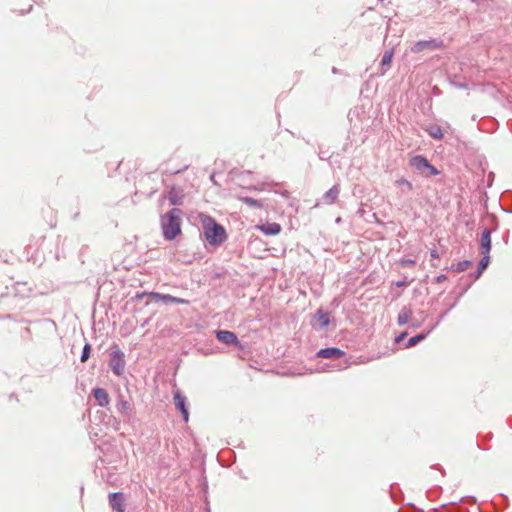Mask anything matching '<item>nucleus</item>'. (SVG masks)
I'll return each instance as SVG.
<instances>
[{
    "label": "nucleus",
    "instance_id": "423d86ee",
    "mask_svg": "<svg viewBox=\"0 0 512 512\" xmlns=\"http://www.w3.org/2000/svg\"><path fill=\"white\" fill-rule=\"evenodd\" d=\"M215 338L228 347H234L237 350H244V344L239 340L237 334L230 330L216 329Z\"/></svg>",
    "mask_w": 512,
    "mask_h": 512
},
{
    "label": "nucleus",
    "instance_id": "09e8293b",
    "mask_svg": "<svg viewBox=\"0 0 512 512\" xmlns=\"http://www.w3.org/2000/svg\"><path fill=\"white\" fill-rule=\"evenodd\" d=\"M80 216V213L79 212H76L73 216H72V219L73 220H77Z\"/></svg>",
    "mask_w": 512,
    "mask_h": 512
},
{
    "label": "nucleus",
    "instance_id": "58836bf2",
    "mask_svg": "<svg viewBox=\"0 0 512 512\" xmlns=\"http://www.w3.org/2000/svg\"><path fill=\"white\" fill-rule=\"evenodd\" d=\"M447 278H448L447 275L442 273V274H439L438 276H436L434 278V282L435 283H442L443 281L447 280Z\"/></svg>",
    "mask_w": 512,
    "mask_h": 512
},
{
    "label": "nucleus",
    "instance_id": "79ce46f5",
    "mask_svg": "<svg viewBox=\"0 0 512 512\" xmlns=\"http://www.w3.org/2000/svg\"><path fill=\"white\" fill-rule=\"evenodd\" d=\"M509 237H510V231L509 230H505L503 235H502V240L505 244H508L509 242Z\"/></svg>",
    "mask_w": 512,
    "mask_h": 512
},
{
    "label": "nucleus",
    "instance_id": "473e14b6",
    "mask_svg": "<svg viewBox=\"0 0 512 512\" xmlns=\"http://www.w3.org/2000/svg\"><path fill=\"white\" fill-rule=\"evenodd\" d=\"M399 264L402 267L410 268V267H413L416 264V260L415 259H410V258H401L399 260Z\"/></svg>",
    "mask_w": 512,
    "mask_h": 512
},
{
    "label": "nucleus",
    "instance_id": "c9c22d12",
    "mask_svg": "<svg viewBox=\"0 0 512 512\" xmlns=\"http://www.w3.org/2000/svg\"><path fill=\"white\" fill-rule=\"evenodd\" d=\"M483 273L484 272L482 270L476 268V270L473 273L469 274V277L471 278L470 282L473 283L474 281L478 280L483 275Z\"/></svg>",
    "mask_w": 512,
    "mask_h": 512
},
{
    "label": "nucleus",
    "instance_id": "8fccbe9b",
    "mask_svg": "<svg viewBox=\"0 0 512 512\" xmlns=\"http://www.w3.org/2000/svg\"><path fill=\"white\" fill-rule=\"evenodd\" d=\"M205 512H211V510H210V505H209V502H208V501H207V503H206Z\"/></svg>",
    "mask_w": 512,
    "mask_h": 512
},
{
    "label": "nucleus",
    "instance_id": "ea45409f",
    "mask_svg": "<svg viewBox=\"0 0 512 512\" xmlns=\"http://www.w3.org/2000/svg\"><path fill=\"white\" fill-rule=\"evenodd\" d=\"M494 178H495V174L493 172H489L488 177H487V187L492 186Z\"/></svg>",
    "mask_w": 512,
    "mask_h": 512
},
{
    "label": "nucleus",
    "instance_id": "f3484780",
    "mask_svg": "<svg viewBox=\"0 0 512 512\" xmlns=\"http://www.w3.org/2000/svg\"><path fill=\"white\" fill-rule=\"evenodd\" d=\"M492 230L490 228H484L481 232L480 237V252H491L492 249V240H491Z\"/></svg>",
    "mask_w": 512,
    "mask_h": 512
},
{
    "label": "nucleus",
    "instance_id": "49530a36",
    "mask_svg": "<svg viewBox=\"0 0 512 512\" xmlns=\"http://www.w3.org/2000/svg\"><path fill=\"white\" fill-rule=\"evenodd\" d=\"M331 367H332L333 369H335V370H340V369H342L344 366H341V365H332Z\"/></svg>",
    "mask_w": 512,
    "mask_h": 512
},
{
    "label": "nucleus",
    "instance_id": "dca6fc26",
    "mask_svg": "<svg viewBox=\"0 0 512 512\" xmlns=\"http://www.w3.org/2000/svg\"><path fill=\"white\" fill-rule=\"evenodd\" d=\"M117 412L123 415L124 417L130 419L133 414L132 405L124 399L123 396H119L116 403Z\"/></svg>",
    "mask_w": 512,
    "mask_h": 512
},
{
    "label": "nucleus",
    "instance_id": "de8ad7c7",
    "mask_svg": "<svg viewBox=\"0 0 512 512\" xmlns=\"http://www.w3.org/2000/svg\"><path fill=\"white\" fill-rule=\"evenodd\" d=\"M210 180H211L214 184H216L215 174H214V173H212V174L210 175Z\"/></svg>",
    "mask_w": 512,
    "mask_h": 512
},
{
    "label": "nucleus",
    "instance_id": "bf43d9fd",
    "mask_svg": "<svg viewBox=\"0 0 512 512\" xmlns=\"http://www.w3.org/2000/svg\"><path fill=\"white\" fill-rule=\"evenodd\" d=\"M302 139H303V140H305V142H306L307 144H309V143H310V141H309V140H307V139H305L304 137H302Z\"/></svg>",
    "mask_w": 512,
    "mask_h": 512
},
{
    "label": "nucleus",
    "instance_id": "9d476101",
    "mask_svg": "<svg viewBox=\"0 0 512 512\" xmlns=\"http://www.w3.org/2000/svg\"><path fill=\"white\" fill-rule=\"evenodd\" d=\"M108 502L111 509L115 512H125L126 510V496L123 492H110L108 494Z\"/></svg>",
    "mask_w": 512,
    "mask_h": 512
},
{
    "label": "nucleus",
    "instance_id": "f704fd0d",
    "mask_svg": "<svg viewBox=\"0 0 512 512\" xmlns=\"http://www.w3.org/2000/svg\"><path fill=\"white\" fill-rule=\"evenodd\" d=\"M108 424H110L115 431H118L120 429V420H118L116 417L114 416H110L109 417V420H108Z\"/></svg>",
    "mask_w": 512,
    "mask_h": 512
},
{
    "label": "nucleus",
    "instance_id": "f257e3e1",
    "mask_svg": "<svg viewBox=\"0 0 512 512\" xmlns=\"http://www.w3.org/2000/svg\"><path fill=\"white\" fill-rule=\"evenodd\" d=\"M151 302H162L163 304H189L188 299L179 298L170 294L160 292L137 291L126 303L132 305L134 314L140 313L143 307L148 306Z\"/></svg>",
    "mask_w": 512,
    "mask_h": 512
},
{
    "label": "nucleus",
    "instance_id": "a211bd4d",
    "mask_svg": "<svg viewBox=\"0 0 512 512\" xmlns=\"http://www.w3.org/2000/svg\"><path fill=\"white\" fill-rule=\"evenodd\" d=\"M394 54H395L394 48H390V49L386 50L384 52V54L382 55V58L380 61V69H381L380 74L381 75H384L387 72V70L390 68L391 63L394 58Z\"/></svg>",
    "mask_w": 512,
    "mask_h": 512
},
{
    "label": "nucleus",
    "instance_id": "72a5a7b5",
    "mask_svg": "<svg viewBox=\"0 0 512 512\" xmlns=\"http://www.w3.org/2000/svg\"><path fill=\"white\" fill-rule=\"evenodd\" d=\"M331 156V154H328V150H324L321 145L319 146L318 157L320 160L329 161Z\"/></svg>",
    "mask_w": 512,
    "mask_h": 512
},
{
    "label": "nucleus",
    "instance_id": "f03ea898",
    "mask_svg": "<svg viewBox=\"0 0 512 512\" xmlns=\"http://www.w3.org/2000/svg\"><path fill=\"white\" fill-rule=\"evenodd\" d=\"M199 219L205 240L213 247H219L228 239L225 227L209 214L200 213Z\"/></svg>",
    "mask_w": 512,
    "mask_h": 512
},
{
    "label": "nucleus",
    "instance_id": "680f3d73",
    "mask_svg": "<svg viewBox=\"0 0 512 512\" xmlns=\"http://www.w3.org/2000/svg\"><path fill=\"white\" fill-rule=\"evenodd\" d=\"M215 277H216V278H219V277H220V274H219V273H216V274H215Z\"/></svg>",
    "mask_w": 512,
    "mask_h": 512
},
{
    "label": "nucleus",
    "instance_id": "7c9ffc66",
    "mask_svg": "<svg viewBox=\"0 0 512 512\" xmlns=\"http://www.w3.org/2000/svg\"><path fill=\"white\" fill-rule=\"evenodd\" d=\"M396 184H397L398 186H403V187H405V188H406V190H407L408 192H410V191H412V190H413V185H412V183H411L408 179H406V178H404V177H401V178H399L398 180H396Z\"/></svg>",
    "mask_w": 512,
    "mask_h": 512
},
{
    "label": "nucleus",
    "instance_id": "20e7f679",
    "mask_svg": "<svg viewBox=\"0 0 512 512\" xmlns=\"http://www.w3.org/2000/svg\"><path fill=\"white\" fill-rule=\"evenodd\" d=\"M409 165L425 178L438 176L441 173V171L434 166L426 156L421 154L412 156L409 160Z\"/></svg>",
    "mask_w": 512,
    "mask_h": 512
},
{
    "label": "nucleus",
    "instance_id": "e2e57ef3",
    "mask_svg": "<svg viewBox=\"0 0 512 512\" xmlns=\"http://www.w3.org/2000/svg\"><path fill=\"white\" fill-rule=\"evenodd\" d=\"M440 470H441L442 474L445 473V471H444V469L442 467H440Z\"/></svg>",
    "mask_w": 512,
    "mask_h": 512
},
{
    "label": "nucleus",
    "instance_id": "a19ab883",
    "mask_svg": "<svg viewBox=\"0 0 512 512\" xmlns=\"http://www.w3.org/2000/svg\"><path fill=\"white\" fill-rule=\"evenodd\" d=\"M421 325H422V321H419V320H412V321H411V324H410V327H411L412 329H418V328H420V327H421Z\"/></svg>",
    "mask_w": 512,
    "mask_h": 512
},
{
    "label": "nucleus",
    "instance_id": "39448f33",
    "mask_svg": "<svg viewBox=\"0 0 512 512\" xmlns=\"http://www.w3.org/2000/svg\"><path fill=\"white\" fill-rule=\"evenodd\" d=\"M125 364L126 362L124 352L118 347V345H114L109 354V368L115 376L120 377L124 374Z\"/></svg>",
    "mask_w": 512,
    "mask_h": 512
},
{
    "label": "nucleus",
    "instance_id": "6ab92c4d",
    "mask_svg": "<svg viewBox=\"0 0 512 512\" xmlns=\"http://www.w3.org/2000/svg\"><path fill=\"white\" fill-rule=\"evenodd\" d=\"M472 265H473L472 260L464 259V260L458 261L457 263H453L450 267H445V269H448L449 271H452L455 273H461V272L466 271Z\"/></svg>",
    "mask_w": 512,
    "mask_h": 512
},
{
    "label": "nucleus",
    "instance_id": "7ed1b4c3",
    "mask_svg": "<svg viewBox=\"0 0 512 512\" xmlns=\"http://www.w3.org/2000/svg\"><path fill=\"white\" fill-rule=\"evenodd\" d=\"M183 211L173 207L160 217L162 236L166 241H173L182 234Z\"/></svg>",
    "mask_w": 512,
    "mask_h": 512
},
{
    "label": "nucleus",
    "instance_id": "c756f323",
    "mask_svg": "<svg viewBox=\"0 0 512 512\" xmlns=\"http://www.w3.org/2000/svg\"><path fill=\"white\" fill-rule=\"evenodd\" d=\"M488 219H489V225H490V229L493 231H497L498 228H499V221L496 217L495 214H488L487 215Z\"/></svg>",
    "mask_w": 512,
    "mask_h": 512
},
{
    "label": "nucleus",
    "instance_id": "4468645a",
    "mask_svg": "<svg viewBox=\"0 0 512 512\" xmlns=\"http://www.w3.org/2000/svg\"><path fill=\"white\" fill-rule=\"evenodd\" d=\"M165 197L168 199L170 205L176 207L183 204V193L175 185H172L166 192Z\"/></svg>",
    "mask_w": 512,
    "mask_h": 512
},
{
    "label": "nucleus",
    "instance_id": "a878e982",
    "mask_svg": "<svg viewBox=\"0 0 512 512\" xmlns=\"http://www.w3.org/2000/svg\"><path fill=\"white\" fill-rule=\"evenodd\" d=\"M15 294L20 296V297H29L30 295V292H31V288H27L26 287V283H20V282H17L15 284Z\"/></svg>",
    "mask_w": 512,
    "mask_h": 512
},
{
    "label": "nucleus",
    "instance_id": "4d7b16f0",
    "mask_svg": "<svg viewBox=\"0 0 512 512\" xmlns=\"http://www.w3.org/2000/svg\"><path fill=\"white\" fill-rule=\"evenodd\" d=\"M477 446H478V448H479V449H483V447L481 446V444H480V443H477ZM487 449H488V448H484V450H487Z\"/></svg>",
    "mask_w": 512,
    "mask_h": 512
},
{
    "label": "nucleus",
    "instance_id": "c85d7f7f",
    "mask_svg": "<svg viewBox=\"0 0 512 512\" xmlns=\"http://www.w3.org/2000/svg\"><path fill=\"white\" fill-rule=\"evenodd\" d=\"M458 299H455L454 303H452L445 311H443L437 321L432 325H435V328L444 320V318L449 314V312L457 305Z\"/></svg>",
    "mask_w": 512,
    "mask_h": 512
},
{
    "label": "nucleus",
    "instance_id": "052dcab7",
    "mask_svg": "<svg viewBox=\"0 0 512 512\" xmlns=\"http://www.w3.org/2000/svg\"><path fill=\"white\" fill-rule=\"evenodd\" d=\"M332 72H333V73H336V72H337V69H336L335 67H333Z\"/></svg>",
    "mask_w": 512,
    "mask_h": 512
},
{
    "label": "nucleus",
    "instance_id": "412c9836",
    "mask_svg": "<svg viewBox=\"0 0 512 512\" xmlns=\"http://www.w3.org/2000/svg\"><path fill=\"white\" fill-rule=\"evenodd\" d=\"M412 316V310L408 306H403L397 317V324L399 326H404L408 323L410 317Z\"/></svg>",
    "mask_w": 512,
    "mask_h": 512
},
{
    "label": "nucleus",
    "instance_id": "603ef678",
    "mask_svg": "<svg viewBox=\"0 0 512 512\" xmlns=\"http://www.w3.org/2000/svg\"><path fill=\"white\" fill-rule=\"evenodd\" d=\"M248 189L249 190H258L257 186H254V185L253 186H249Z\"/></svg>",
    "mask_w": 512,
    "mask_h": 512
},
{
    "label": "nucleus",
    "instance_id": "5701e85b",
    "mask_svg": "<svg viewBox=\"0 0 512 512\" xmlns=\"http://www.w3.org/2000/svg\"><path fill=\"white\" fill-rule=\"evenodd\" d=\"M237 198L239 201H241L242 203H244L252 208H255V209L263 208V203L260 200L255 199L253 197L238 195Z\"/></svg>",
    "mask_w": 512,
    "mask_h": 512
},
{
    "label": "nucleus",
    "instance_id": "a18cd8bd",
    "mask_svg": "<svg viewBox=\"0 0 512 512\" xmlns=\"http://www.w3.org/2000/svg\"><path fill=\"white\" fill-rule=\"evenodd\" d=\"M459 502H460V500H459V501H452V502H449V503H447V504H442L440 507H441V508H443V507H446V506H448V505H456V504H458Z\"/></svg>",
    "mask_w": 512,
    "mask_h": 512
},
{
    "label": "nucleus",
    "instance_id": "864d4df0",
    "mask_svg": "<svg viewBox=\"0 0 512 512\" xmlns=\"http://www.w3.org/2000/svg\"><path fill=\"white\" fill-rule=\"evenodd\" d=\"M148 323H149V319L145 320V321L141 324V326H142V327H145Z\"/></svg>",
    "mask_w": 512,
    "mask_h": 512
},
{
    "label": "nucleus",
    "instance_id": "393cba45",
    "mask_svg": "<svg viewBox=\"0 0 512 512\" xmlns=\"http://www.w3.org/2000/svg\"><path fill=\"white\" fill-rule=\"evenodd\" d=\"M449 83L451 86H453L457 89H462V90L468 89V84L464 80L463 81L460 80V76L457 74H454L449 77Z\"/></svg>",
    "mask_w": 512,
    "mask_h": 512
},
{
    "label": "nucleus",
    "instance_id": "0eeeda50",
    "mask_svg": "<svg viewBox=\"0 0 512 512\" xmlns=\"http://www.w3.org/2000/svg\"><path fill=\"white\" fill-rule=\"evenodd\" d=\"M331 321V312L325 311L323 308H319L314 314H312L310 325L316 331H326L331 324Z\"/></svg>",
    "mask_w": 512,
    "mask_h": 512
},
{
    "label": "nucleus",
    "instance_id": "9b49d317",
    "mask_svg": "<svg viewBox=\"0 0 512 512\" xmlns=\"http://www.w3.org/2000/svg\"><path fill=\"white\" fill-rule=\"evenodd\" d=\"M316 358L339 360L346 357V352L339 347L331 346L319 349L315 353Z\"/></svg>",
    "mask_w": 512,
    "mask_h": 512
},
{
    "label": "nucleus",
    "instance_id": "bb28decb",
    "mask_svg": "<svg viewBox=\"0 0 512 512\" xmlns=\"http://www.w3.org/2000/svg\"><path fill=\"white\" fill-rule=\"evenodd\" d=\"M481 255H482V257H481L480 261L478 262L477 268H479L480 270H482L484 272L490 264L491 256H490V252H481Z\"/></svg>",
    "mask_w": 512,
    "mask_h": 512
},
{
    "label": "nucleus",
    "instance_id": "b1692460",
    "mask_svg": "<svg viewBox=\"0 0 512 512\" xmlns=\"http://www.w3.org/2000/svg\"><path fill=\"white\" fill-rule=\"evenodd\" d=\"M502 198L505 202V205L502 206V210L506 213L512 214V190L503 192Z\"/></svg>",
    "mask_w": 512,
    "mask_h": 512
},
{
    "label": "nucleus",
    "instance_id": "cd10ccee",
    "mask_svg": "<svg viewBox=\"0 0 512 512\" xmlns=\"http://www.w3.org/2000/svg\"><path fill=\"white\" fill-rule=\"evenodd\" d=\"M92 346L90 343H85V345L82 348L81 355H80V361L82 363H85L91 355Z\"/></svg>",
    "mask_w": 512,
    "mask_h": 512
},
{
    "label": "nucleus",
    "instance_id": "13d9d810",
    "mask_svg": "<svg viewBox=\"0 0 512 512\" xmlns=\"http://www.w3.org/2000/svg\"><path fill=\"white\" fill-rule=\"evenodd\" d=\"M292 136H295V133L290 131V130H287Z\"/></svg>",
    "mask_w": 512,
    "mask_h": 512
},
{
    "label": "nucleus",
    "instance_id": "aec40b11",
    "mask_svg": "<svg viewBox=\"0 0 512 512\" xmlns=\"http://www.w3.org/2000/svg\"><path fill=\"white\" fill-rule=\"evenodd\" d=\"M428 135L437 141H441L444 138V131L439 125L431 124L424 129Z\"/></svg>",
    "mask_w": 512,
    "mask_h": 512
},
{
    "label": "nucleus",
    "instance_id": "5fc2aeb1",
    "mask_svg": "<svg viewBox=\"0 0 512 512\" xmlns=\"http://www.w3.org/2000/svg\"><path fill=\"white\" fill-rule=\"evenodd\" d=\"M32 10V5H30L29 9L26 11V13L30 12ZM21 14H25V12H21Z\"/></svg>",
    "mask_w": 512,
    "mask_h": 512
},
{
    "label": "nucleus",
    "instance_id": "1a4fd4ad",
    "mask_svg": "<svg viewBox=\"0 0 512 512\" xmlns=\"http://www.w3.org/2000/svg\"><path fill=\"white\" fill-rule=\"evenodd\" d=\"M445 48V43L440 38H430L428 40H418L416 41L412 47L411 51L413 53H421L425 50L434 51L438 49Z\"/></svg>",
    "mask_w": 512,
    "mask_h": 512
},
{
    "label": "nucleus",
    "instance_id": "4c0bfd02",
    "mask_svg": "<svg viewBox=\"0 0 512 512\" xmlns=\"http://www.w3.org/2000/svg\"><path fill=\"white\" fill-rule=\"evenodd\" d=\"M471 285H472V282H468L466 285H464L461 288V290L459 292V295H458V297L456 299L459 300L468 291V289L471 287Z\"/></svg>",
    "mask_w": 512,
    "mask_h": 512
},
{
    "label": "nucleus",
    "instance_id": "6e6552de",
    "mask_svg": "<svg viewBox=\"0 0 512 512\" xmlns=\"http://www.w3.org/2000/svg\"><path fill=\"white\" fill-rule=\"evenodd\" d=\"M173 402L176 410L181 414L184 423H188L190 417L189 403L187 397L181 390L176 389L173 391Z\"/></svg>",
    "mask_w": 512,
    "mask_h": 512
},
{
    "label": "nucleus",
    "instance_id": "6e6d98bb",
    "mask_svg": "<svg viewBox=\"0 0 512 512\" xmlns=\"http://www.w3.org/2000/svg\"><path fill=\"white\" fill-rule=\"evenodd\" d=\"M10 397H11L12 399H16V400H18V399H17V396H16L14 393H12V394L10 395Z\"/></svg>",
    "mask_w": 512,
    "mask_h": 512
},
{
    "label": "nucleus",
    "instance_id": "3c124183",
    "mask_svg": "<svg viewBox=\"0 0 512 512\" xmlns=\"http://www.w3.org/2000/svg\"><path fill=\"white\" fill-rule=\"evenodd\" d=\"M349 145H350V143H348V142H347V143H345V144H344V146H343V148H342V151H344V152H345V151L347 150V148H348V146H349Z\"/></svg>",
    "mask_w": 512,
    "mask_h": 512
},
{
    "label": "nucleus",
    "instance_id": "f8f14e48",
    "mask_svg": "<svg viewBox=\"0 0 512 512\" xmlns=\"http://www.w3.org/2000/svg\"><path fill=\"white\" fill-rule=\"evenodd\" d=\"M435 329V325H430L426 330L411 336L403 345L404 349L414 347L424 341Z\"/></svg>",
    "mask_w": 512,
    "mask_h": 512
},
{
    "label": "nucleus",
    "instance_id": "c03bdc74",
    "mask_svg": "<svg viewBox=\"0 0 512 512\" xmlns=\"http://www.w3.org/2000/svg\"><path fill=\"white\" fill-rule=\"evenodd\" d=\"M418 314L422 320H424L427 317V312L424 310H420Z\"/></svg>",
    "mask_w": 512,
    "mask_h": 512
},
{
    "label": "nucleus",
    "instance_id": "4be33fe9",
    "mask_svg": "<svg viewBox=\"0 0 512 512\" xmlns=\"http://www.w3.org/2000/svg\"><path fill=\"white\" fill-rule=\"evenodd\" d=\"M339 193L340 190L338 185H333L328 191L324 193L323 200L328 204H333L337 200Z\"/></svg>",
    "mask_w": 512,
    "mask_h": 512
},
{
    "label": "nucleus",
    "instance_id": "ddd939ff",
    "mask_svg": "<svg viewBox=\"0 0 512 512\" xmlns=\"http://www.w3.org/2000/svg\"><path fill=\"white\" fill-rule=\"evenodd\" d=\"M91 395L95 399V402L100 407H108L110 403V396L105 388L95 387L91 391Z\"/></svg>",
    "mask_w": 512,
    "mask_h": 512
},
{
    "label": "nucleus",
    "instance_id": "2f4dec72",
    "mask_svg": "<svg viewBox=\"0 0 512 512\" xmlns=\"http://www.w3.org/2000/svg\"><path fill=\"white\" fill-rule=\"evenodd\" d=\"M413 279H408L407 276H404L402 279L393 282V285L398 288L407 287L412 283Z\"/></svg>",
    "mask_w": 512,
    "mask_h": 512
},
{
    "label": "nucleus",
    "instance_id": "e433bc0d",
    "mask_svg": "<svg viewBox=\"0 0 512 512\" xmlns=\"http://www.w3.org/2000/svg\"><path fill=\"white\" fill-rule=\"evenodd\" d=\"M407 336H408V332L402 331L398 335L395 336L394 342L397 344H400L402 341H404L406 339Z\"/></svg>",
    "mask_w": 512,
    "mask_h": 512
},
{
    "label": "nucleus",
    "instance_id": "37998d69",
    "mask_svg": "<svg viewBox=\"0 0 512 512\" xmlns=\"http://www.w3.org/2000/svg\"><path fill=\"white\" fill-rule=\"evenodd\" d=\"M430 257L431 259H438L440 257L439 252L436 248H433L430 250Z\"/></svg>",
    "mask_w": 512,
    "mask_h": 512
},
{
    "label": "nucleus",
    "instance_id": "2eb2a0df",
    "mask_svg": "<svg viewBox=\"0 0 512 512\" xmlns=\"http://www.w3.org/2000/svg\"><path fill=\"white\" fill-rule=\"evenodd\" d=\"M256 228L266 236H276L282 230L281 225L276 222H265L257 225Z\"/></svg>",
    "mask_w": 512,
    "mask_h": 512
}]
</instances>
